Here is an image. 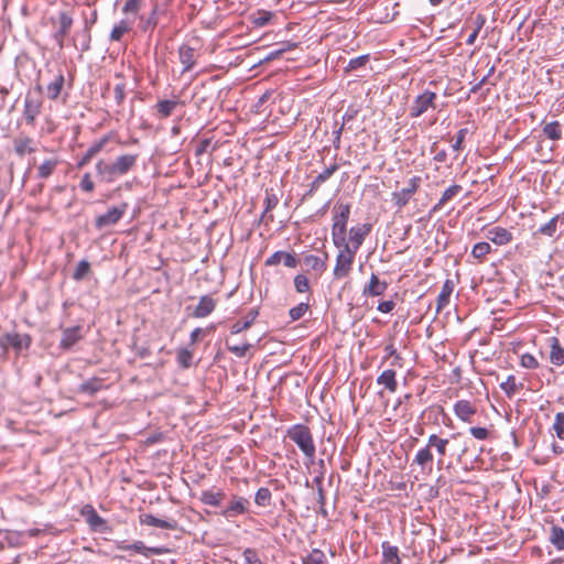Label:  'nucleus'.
I'll return each instance as SVG.
<instances>
[{
    "mask_svg": "<svg viewBox=\"0 0 564 564\" xmlns=\"http://www.w3.org/2000/svg\"><path fill=\"white\" fill-rule=\"evenodd\" d=\"M327 259V253H325L323 258L315 254H307L304 257L303 261L304 264L312 269L313 271L323 273L326 270Z\"/></svg>",
    "mask_w": 564,
    "mask_h": 564,
    "instance_id": "nucleus-29",
    "label": "nucleus"
},
{
    "mask_svg": "<svg viewBox=\"0 0 564 564\" xmlns=\"http://www.w3.org/2000/svg\"><path fill=\"white\" fill-rule=\"evenodd\" d=\"M339 169V165L337 163L330 164L328 167H326L322 173H319L315 178L321 183H325L328 178L333 176L335 172Z\"/></svg>",
    "mask_w": 564,
    "mask_h": 564,
    "instance_id": "nucleus-57",
    "label": "nucleus"
},
{
    "mask_svg": "<svg viewBox=\"0 0 564 564\" xmlns=\"http://www.w3.org/2000/svg\"><path fill=\"white\" fill-rule=\"evenodd\" d=\"M286 436L297 445L310 463L314 462L316 448L308 426L304 424L292 425L286 431Z\"/></svg>",
    "mask_w": 564,
    "mask_h": 564,
    "instance_id": "nucleus-2",
    "label": "nucleus"
},
{
    "mask_svg": "<svg viewBox=\"0 0 564 564\" xmlns=\"http://www.w3.org/2000/svg\"><path fill=\"white\" fill-rule=\"evenodd\" d=\"M294 286L296 292L299 293H305L310 290V282L308 279L303 274H297L294 278Z\"/></svg>",
    "mask_w": 564,
    "mask_h": 564,
    "instance_id": "nucleus-56",
    "label": "nucleus"
},
{
    "mask_svg": "<svg viewBox=\"0 0 564 564\" xmlns=\"http://www.w3.org/2000/svg\"><path fill=\"white\" fill-rule=\"evenodd\" d=\"M158 4H154L148 17H139V28L142 32H153L158 24Z\"/></svg>",
    "mask_w": 564,
    "mask_h": 564,
    "instance_id": "nucleus-28",
    "label": "nucleus"
},
{
    "mask_svg": "<svg viewBox=\"0 0 564 564\" xmlns=\"http://www.w3.org/2000/svg\"><path fill=\"white\" fill-rule=\"evenodd\" d=\"M131 30H132V23L127 19H122V20L118 21L117 23H115V25L110 32V35H109V41L110 42H121L123 36L126 34H128Z\"/></svg>",
    "mask_w": 564,
    "mask_h": 564,
    "instance_id": "nucleus-23",
    "label": "nucleus"
},
{
    "mask_svg": "<svg viewBox=\"0 0 564 564\" xmlns=\"http://www.w3.org/2000/svg\"><path fill=\"white\" fill-rule=\"evenodd\" d=\"M217 305L216 300L210 295H204L199 299L198 304L195 306L192 316L195 318H204L210 315Z\"/></svg>",
    "mask_w": 564,
    "mask_h": 564,
    "instance_id": "nucleus-15",
    "label": "nucleus"
},
{
    "mask_svg": "<svg viewBox=\"0 0 564 564\" xmlns=\"http://www.w3.org/2000/svg\"><path fill=\"white\" fill-rule=\"evenodd\" d=\"M140 522L145 525L166 529V530H176L177 522L175 520H162L152 514H142L140 517Z\"/></svg>",
    "mask_w": 564,
    "mask_h": 564,
    "instance_id": "nucleus-21",
    "label": "nucleus"
},
{
    "mask_svg": "<svg viewBox=\"0 0 564 564\" xmlns=\"http://www.w3.org/2000/svg\"><path fill=\"white\" fill-rule=\"evenodd\" d=\"M58 30L54 33V39L59 48L64 46V39L69 33V30L73 25V18L66 12L62 11L58 14Z\"/></svg>",
    "mask_w": 564,
    "mask_h": 564,
    "instance_id": "nucleus-12",
    "label": "nucleus"
},
{
    "mask_svg": "<svg viewBox=\"0 0 564 564\" xmlns=\"http://www.w3.org/2000/svg\"><path fill=\"white\" fill-rule=\"evenodd\" d=\"M32 344V337L29 334H20L17 332H9L0 336V347L3 354L7 355L9 349L12 348L17 355L22 350L29 349Z\"/></svg>",
    "mask_w": 564,
    "mask_h": 564,
    "instance_id": "nucleus-4",
    "label": "nucleus"
},
{
    "mask_svg": "<svg viewBox=\"0 0 564 564\" xmlns=\"http://www.w3.org/2000/svg\"><path fill=\"white\" fill-rule=\"evenodd\" d=\"M90 271V263L86 260H82L78 262L74 273L73 279L76 281H82L86 278V275Z\"/></svg>",
    "mask_w": 564,
    "mask_h": 564,
    "instance_id": "nucleus-49",
    "label": "nucleus"
},
{
    "mask_svg": "<svg viewBox=\"0 0 564 564\" xmlns=\"http://www.w3.org/2000/svg\"><path fill=\"white\" fill-rule=\"evenodd\" d=\"M421 184V177L413 176L409 180L408 186L399 192L392 193V202L398 208L404 207L411 199L412 195L416 193Z\"/></svg>",
    "mask_w": 564,
    "mask_h": 564,
    "instance_id": "nucleus-8",
    "label": "nucleus"
},
{
    "mask_svg": "<svg viewBox=\"0 0 564 564\" xmlns=\"http://www.w3.org/2000/svg\"><path fill=\"white\" fill-rule=\"evenodd\" d=\"M87 521L95 530L106 524V521L95 510L91 511Z\"/></svg>",
    "mask_w": 564,
    "mask_h": 564,
    "instance_id": "nucleus-61",
    "label": "nucleus"
},
{
    "mask_svg": "<svg viewBox=\"0 0 564 564\" xmlns=\"http://www.w3.org/2000/svg\"><path fill=\"white\" fill-rule=\"evenodd\" d=\"M486 23V18L482 14H477L474 19V30L466 40L467 45H474L476 39Z\"/></svg>",
    "mask_w": 564,
    "mask_h": 564,
    "instance_id": "nucleus-40",
    "label": "nucleus"
},
{
    "mask_svg": "<svg viewBox=\"0 0 564 564\" xmlns=\"http://www.w3.org/2000/svg\"><path fill=\"white\" fill-rule=\"evenodd\" d=\"M551 543L560 551L564 550V530L553 525L550 534Z\"/></svg>",
    "mask_w": 564,
    "mask_h": 564,
    "instance_id": "nucleus-41",
    "label": "nucleus"
},
{
    "mask_svg": "<svg viewBox=\"0 0 564 564\" xmlns=\"http://www.w3.org/2000/svg\"><path fill=\"white\" fill-rule=\"evenodd\" d=\"M557 220H558V216H554L546 224H544L543 226H541L539 228V232L541 235H544V236H547V237H552L556 232Z\"/></svg>",
    "mask_w": 564,
    "mask_h": 564,
    "instance_id": "nucleus-51",
    "label": "nucleus"
},
{
    "mask_svg": "<svg viewBox=\"0 0 564 564\" xmlns=\"http://www.w3.org/2000/svg\"><path fill=\"white\" fill-rule=\"evenodd\" d=\"M487 238L498 246H503L512 240V234L502 227H494L488 230Z\"/></svg>",
    "mask_w": 564,
    "mask_h": 564,
    "instance_id": "nucleus-22",
    "label": "nucleus"
},
{
    "mask_svg": "<svg viewBox=\"0 0 564 564\" xmlns=\"http://www.w3.org/2000/svg\"><path fill=\"white\" fill-rule=\"evenodd\" d=\"M433 453H432V449H431V446L429 445V443L422 447L421 449L417 451V453L415 454L414 456V459H413V464H416L417 466H420L421 470H429L431 471L432 470V465H433Z\"/></svg>",
    "mask_w": 564,
    "mask_h": 564,
    "instance_id": "nucleus-18",
    "label": "nucleus"
},
{
    "mask_svg": "<svg viewBox=\"0 0 564 564\" xmlns=\"http://www.w3.org/2000/svg\"><path fill=\"white\" fill-rule=\"evenodd\" d=\"M338 248L340 250L336 256L333 274L336 280H341L347 278L352 270L356 253H354V250H349V243L347 242H345V245H340Z\"/></svg>",
    "mask_w": 564,
    "mask_h": 564,
    "instance_id": "nucleus-5",
    "label": "nucleus"
},
{
    "mask_svg": "<svg viewBox=\"0 0 564 564\" xmlns=\"http://www.w3.org/2000/svg\"><path fill=\"white\" fill-rule=\"evenodd\" d=\"M369 232V225L351 227L349 230V250H354V253H357L358 249L361 247L365 238L368 236Z\"/></svg>",
    "mask_w": 564,
    "mask_h": 564,
    "instance_id": "nucleus-13",
    "label": "nucleus"
},
{
    "mask_svg": "<svg viewBox=\"0 0 564 564\" xmlns=\"http://www.w3.org/2000/svg\"><path fill=\"white\" fill-rule=\"evenodd\" d=\"M332 239L336 247L345 245L347 221L350 215V206L348 204H336L334 206Z\"/></svg>",
    "mask_w": 564,
    "mask_h": 564,
    "instance_id": "nucleus-3",
    "label": "nucleus"
},
{
    "mask_svg": "<svg viewBox=\"0 0 564 564\" xmlns=\"http://www.w3.org/2000/svg\"><path fill=\"white\" fill-rule=\"evenodd\" d=\"M469 433L479 441H485L489 437L490 432L486 427L474 426L469 429Z\"/></svg>",
    "mask_w": 564,
    "mask_h": 564,
    "instance_id": "nucleus-60",
    "label": "nucleus"
},
{
    "mask_svg": "<svg viewBox=\"0 0 564 564\" xmlns=\"http://www.w3.org/2000/svg\"><path fill=\"white\" fill-rule=\"evenodd\" d=\"M256 315H257V313H252L250 318H248L246 321H237L236 323H234L230 327L231 334H239V333L248 329L252 325V323L256 318Z\"/></svg>",
    "mask_w": 564,
    "mask_h": 564,
    "instance_id": "nucleus-50",
    "label": "nucleus"
},
{
    "mask_svg": "<svg viewBox=\"0 0 564 564\" xmlns=\"http://www.w3.org/2000/svg\"><path fill=\"white\" fill-rule=\"evenodd\" d=\"M178 105V100H160L154 108L156 109L160 118H167L173 113Z\"/></svg>",
    "mask_w": 564,
    "mask_h": 564,
    "instance_id": "nucleus-34",
    "label": "nucleus"
},
{
    "mask_svg": "<svg viewBox=\"0 0 564 564\" xmlns=\"http://www.w3.org/2000/svg\"><path fill=\"white\" fill-rule=\"evenodd\" d=\"M117 549L118 550H131V551H134L135 553L142 554L147 557H149L151 555H160V554L166 553L169 551V549H166L164 546H153V547L145 546V544L142 541H135L132 544L119 542L117 544Z\"/></svg>",
    "mask_w": 564,
    "mask_h": 564,
    "instance_id": "nucleus-9",
    "label": "nucleus"
},
{
    "mask_svg": "<svg viewBox=\"0 0 564 564\" xmlns=\"http://www.w3.org/2000/svg\"><path fill=\"white\" fill-rule=\"evenodd\" d=\"M57 165L56 160H46L37 169V175L41 178H47L52 175Z\"/></svg>",
    "mask_w": 564,
    "mask_h": 564,
    "instance_id": "nucleus-46",
    "label": "nucleus"
},
{
    "mask_svg": "<svg viewBox=\"0 0 564 564\" xmlns=\"http://www.w3.org/2000/svg\"><path fill=\"white\" fill-rule=\"evenodd\" d=\"M82 326L67 327L62 329V338L59 348L64 350L70 349L74 345L83 339Z\"/></svg>",
    "mask_w": 564,
    "mask_h": 564,
    "instance_id": "nucleus-11",
    "label": "nucleus"
},
{
    "mask_svg": "<svg viewBox=\"0 0 564 564\" xmlns=\"http://www.w3.org/2000/svg\"><path fill=\"white\" fill-rule=\"evenodd\" d=\"M427 442H429V445L431 446V448L435 447L436 453L438 455V459H437L438 468H442L443 463H444L443 459H444V457L447 454V446L449 444V440L448 438H442V437H440L436 434H431L429 436Z\"/></svg>",
    "mask_w": 564,
    "mask_h": 564,
    "instance_id": "nucleus-20",
    "label": "nucleus"
},
{
    "mask_svg": "<svg viewBox=\"0 0 564 564\" xmlns=\"http://www.w3.org/2000/svg\"><path fill=\"white\" fill-rule=\"evenodd\" d=\"M500 388L505 391V393L509 398H511L512 395H514L518 392V390L521 388V384H518L516 377L511 375V376H508L506 381L500 383Z\"/></svg>",
    "mask_w": 564,
    "mask_h": 564,
    "instance_id": "nucleus-42",
    "label": "nucleus"
},
{
    "mask_svg": "<svg viewBox=\"0 0 564 564\" xmlns=\"http://www.w3.org/2000/svg\"><path fill=\"white\" fill-rule=\"evenodd\" d=\"M138 154H122L113 162L99 160L96 163V174L101 182L113 183L118 177L128 174L137 164Z\"/></svg>",
    "mask_w": 564,
    "mask_h": 564,
    "instance_id": "nucleus-1",
    "label": "nucleus"
},
{
    "mask_svg": "<svg viewBox=\"0 0 564 564\" xmlns=\"http://www.w3.org/2000/svg\"><path fill=\"white\" fill-rule=\"evenodd\" d=\"M304 564H327L326 556L323 551L314 549L305 558Z\"/></svg>",
    "mask_w": 564,
    "mask_h": 564,
    "instance_id": "nucleus-48",
    "label": "nucleus"
},
{
    "mask_svg": "<svg viewBox=\"0 0 564 564\" xmlns=\"http://www.w3.org/2000/svg\"><path fill=\"white\" fill-rule=\"evenodd\" d=\"M243 558L247 564H262L258 553L253 549H246L243 552Z\"/></svg>",
    "mask_w": 564,
    "mask_h": 564,
    "instance_id": "nucleus-62",
    "label": "nucleus"
},
{
    "mask_svg": "<svg viewBox=\"0 0 564 564\" xmlns=\"http://www.w3.org/2000/svg\"><path fill=\"white\" fill-rule=\"evenodd\" d=\"M467 133H468V129H466V128L458 130V132L456 134L455 142L452 145V148L455 151H459L463 149V143H464V140H465Z\"/></svg>",
    "mask_w": 564,
    "mask_h": 564,
    "instance_id": "nucleus-63",
    "label": "nucleus"
},
{
    "mask_svg": "<svg viewBox=\"0 0 564 564\" xmlns=\"http://www.w3.org/2000/svg\"><path fill=\"white\" fill-rule=\"evenodd\" d=\"M128 208L127 203H122L119 206L110 208L106 214L98 216L95 220V227L102 229L112 225H116L122 216L126 214Z\"/></svg>",
    "mask_w": 564,
    "mask_h": 564,
    "instance_id": "nucleus-7",
    "label": "nucleus"
},
{
    "mask_svg": "<svg viewBox=\"0 0 564 564\" xmlns=\"http://www.w3.org/2000/svg\"><path fill=\"white\" fill-rule=\"evenodd\" d=\"M178 57H180V62L182 63V65L184 66L183 67V73L185 72H189L196 61H195V50L188 45H182L178 50Z\"/></svg>",
    "mask_w": 564,
    "mask_h": 564,
    "instance_id": "nucleus-25",
    "label": "nucleus"
},
{
    "mask_svg": "<svg viewBox=\"0 0 564 564\" xmlns=\"http://www.w3.org/2000/svg\"><path fill=\"white\" fill-rule=\"evenodd\" d=\"M377 383L379 386H383L391 393L395 392L398 389L395 371L392 369H387V370L382 371V373L377 378Z\"/></svg>",
    "mask_w": 564,
    "mask_h": 564,
    "instance_id": "nucleus-30",
    "label": "nucleus"
},
{
    "mask_svg": "<svg viewBox=\"0 0 564 564\" xmlns=\"http://www.w3.org/2000/svg\"><path fill=\"white\" fill-rule=\"evenodd\" d=\"M491 251L488 242H478L471 249V256L479 262H482L485 257Z\"/></svg>",
    "mask_w": 564,
    "mask_h": 564,
    "instance_id": "nucleus-43",
    "label": "nucleus"
},
{
    "mask_svg": "<svg viewBox=\"0 0 564 564\" xmlns=\"http://www.w3.org/2000/svg\"><path fill=\"white\" fill-rule=\"evenodd\" d=\"M80 188L84 192L91 193L95 188V184L89 173H85L80 181Z\"/></svg>",
    "mask_w": 564,
    "mask_h": 564,
    "instance_id": "nucleus-64",
    "label": "nucleus"
},
{
    "mask_svg": "<svg viewBox=\"0 0 564 564\" xmlns=\"http://www.w3.org/2000/svg\"><path fill=\"white\" fill-rule=\"evenodd\" d=\"M476 412V406L468 400H459L454 404V413L463 422L471 423Z\"/></svg>",
    "mask_w": 564,
    "mask_h": 564,
    "instance_id": "nucleus-14",
    "label": "nucleus"
},
{
    "mask_svg": "<svg viewBox=\"0 0 564 564\" xmlns=\"http://www.w3.org/2000/svg\"><path fill=\"white\" fill-rule=\"evenodd\" d=\"M90 28L86 23L83 30L76 32L74 36V45L75 47L79 48L80 52H87L90 50Z\"/></svg>",
    "mask_w": 564,
    "mask_h": 564,
    "instance_id": "nucleus-27",
    "label": "nucleus"
},
{
    "mask_svg": "<svg viewBox=\"0 0 564 564\" xmlns=\"http://www.w3.org/2000/svg\"><path fill=\"white\" fill-rule=\"evenodd\" d=\"M64 82H65L64 75L58 74L55 76L54 80L48 84V86L46 88V93H47V97L51 100H56L58 98V96L63 89Z\"/></svg>",
    "mask_w": 564,
    "mask_h": 564,
    "instance_id": "nucleus-35",
    "label": "nucleus"
},
{
    "mask_svg": "<svg viewBox=\"0 0 564 564\" xmlns=\"http://www.w3.org/2000/svg\"><path fill=\"white\" fill-rule=\"evenodd\" d=\"M550 361L555 366L564 365V348L561 346L558 338H549Z\"/></svg>",
    "mask_w": 564,
    "mask_h": 564,
    "instance_id": "nucleus-24",
    "label": "nucleus"
},
{
    "mask_svg": "<svg viewBox=\"0 0 564 564\" xmlns=\"http://www.w3.org/2000/svg\"><path fill=\"white\" fill-rule=\"evenodd\" d=\"M192 359H193V354L187 350V349H181L178 350L177 352V361L178 364L187 369L192 366Z\"/></svg>",
    "mask_w": 564,
    "mask_h": 564,
    "instance_id": "nucleus-55",
    "label": "nucleus"
},
{
    "mask_svg": "<svg viewBox=\"0 0 564 564\" xmlns=\"http://www.w3.org/2000/svg\"><path fill=\"white\" fill-rule=\"evenodd\" d=\"M307 303H300L299 305L292 307L289 312L290 318L292 322L299 321L304 316V314L308 311Z\"/></svg>",
    "mask_w": 564,
    "mask_h": 564,
    "instance_id": "nucleus-52",
    "label": "nucleus"
},
{
    "mask_svg": "<svg viewBox=\"0 0 564 564\" xmlns=\"http://www.w3.org/2000/svg\"><path fill=\"white\" fill-rule=\"evenodd\" d=\"M14 150L20 156H23L26 153H33L35 152L34 142L29 137L18 138L14 140Z\"/></svg>",
    "mask_w": 564,
    "mask_h": 564,
    "instance_id": "nucleus-32",
    "label": "nucleus"
},
{
    "mask_svg": "<svg viewBox=\"0 0 564 564\" xmlns=\"http://www.w3.org/2000/svg\"><path fill=\"white\" fill-rule=\"evenodd\" d=\"M110 141V137L109 135H104L101 139L95 141L89 148H88V152L90 154H93V156L95 158L99 152H101L104 150V148L108 144V142Z\"/></svg>",
    "mask_w": 564,
    "mask_h": 564,
    "instance_id": "nucleus-54",
    "label": "nucleus"
},
{
    "mask_svg": "<svg viewBox=\"0 0 564 564\" xmlns=\"http://www.w3.org/2000/svg\"><path fill=\"white\" fill-rule=\"evenodd\" d=\"M368 62H369V56L368 55H361V56L351 58L349 61V63H348L347 69L348 70H354V69H357L359 67H364V66H366V64Z\"/></svg>",
    "mask_w": 564,
    "mask_h": 564,
    "instance_id": "nucleus-59",
    "label": "nucleus"
},
{
    "mask_svg": "<svg viewBox=\"0 0 564 564\" xmlns=\"http://www.w3.org/2000/svg\"><path fill=\"white\" fill-rule=\"evenodd\" d=\"M552 435H555L560 441L564 442V413L558 412L555 414L554 422L551 426Z\"/></svg>",
    "mask_w": 564,
    "mask_h": 564,
    "instance_id": "nucleus-38",
    "label": "nucleus"
},
{
    "mask_svg": "<svg viewBox=\"0 0 564 564\" xmlns=\"http://www.w3.org/2000/svg\"><path fill=\"white\" fill-rule=\"evenodd\" d=\"M226 347L236 357L242 358L246 356V354L249 350V348L251 347V345L248 343L242 344V345H231L229 341H226Z\"/></svg>",
    "mask_w": 564,
    "mask_h": 564,
    "instance_id": "nucleus-53",
    "label": "nucleus"
},
{
    "mask_svg": "<svg viewBox=\"0 0 564 564\" xmlns=\"http://www.w3.org/2000/svg\"><path fill=\"white\" fill-rule=\"evenodd\" d=\"M249 501L240 496H234L228 505V507L223 510L221 514L225 518H232L239 514H242L247 511V507Z\"/></svg>",
    "mask_w": 564,
    "mask_h": 564,
    "instance_id": "nucleus-16",
    "label": "nucleus"
},
{
    "mask_svg": "<svg viewBox=\"0 0 564 564\" xmlns=\"http://www.w3.org/2000/svg\"><path fill=\"white\" fill-rule=\"evenodd\" d=\"M462 191L460 185H452L447 189L444 191L442 194L440 200L433 206L431 213H436L442 209V207L449 202L452 198H454L459 192Z\"/></svg>",
    "mask_w": 564,
    "mask_h": 564,
    "instance_id": "nucleus-31",
    "label": "nucleus"
},
{
    "mask_svg": "<svg viewBox=\"0 0 564 564\" xmlns=\"http://www.w3.org/2000/svg\"><path fill=\"white\" fill-rule=\"evenodd\" d=\"M42 101L40 98L28 94L24 99L23 118L28 124L34 126L36 117L40 115Z\"/></svg>",
    "mask_w": 564,
    "mask_h": 564,
    "instance_id": "nucleus-10",
    "label": "nucleus"
},
{
    "mask_svg": "<svg viewBox=\"0 0 564 564\" xmlns=\"http://www.w3.org/2000/svg\"><path fill=\"white\" fill-rule=\"evenodd\" d=\"M382 562L381 564H401L399 556V549L395 545H391L389 542H382Z\"/></svg>",
    "mask_w": 564,
    "mask_h": 564,
    "instance_id": "nucleus-26",
    "label": "nucleus"
},
{
    "mask_svg": "<svg viewBox=\"0 0 564 564\" xmlns=\"http://www.w3.org/2000/svg\"><path fill=\"white\" fill-rule=\"evenodd\" d=\"M271 497V491L265 487H261L256 492L254 502L260 507H268L270 505Z\"/></svg>",
    "mask_w": 564,
    "mask_h": 564,
    "instance_id": "nucleus-47",
    "label": "nucleus"
},
{
    "mask_svg": "<svg viewBox=\"0 0 564 564\" xmlns=\"http://www.w3.org/2000/svg\"><path fill=\"white\" fill-rule=\"evenodd\" d=\"M102 388V380L98 379V378H93L86 382H83L80 386H79V391L83 392V393H87L89 395H93L95 394L96 392H98L99 390H101Z\"/></svg>",
    "mask_w": 564,
    "mask_h": 564,
    "instance_id": "nucleus-39",
    "label": "nucleus"
},
{
    "mask_svg": "<svg viewBox=\"0 0 564 564\" xmlns=\"http://www.w3.org/2000/svg\"><path fill=\"white\" fill-rule=\"evenodd\" d=\"M388 288L386 281H381L375 273L371 274L369 283L364 286L362 294L365 296H379L384 293Z\"/></svg>",
    "mask_w": 564,
    "mask_h": 564,
    "instance_id": "nucleus-19",
    "label": "nucleus"
},
{
    "mask_svg": "<svg viewBox=\"0 0 564 564\" xmlns=\"http://www.w3.org/2000/svg\"><path fill=\"white\" fill-rule=\"evenodd\" d=\"M272 17H273V14L270 11L258 10L256 13L252 14L251 19H252V23L256 26H264L270 22Z\"/></svg>",
    "mask_w": 564,
    "mask_h": 564,
    "instance_id": "nucleus-45",
    "label": "nucleus"
},
{
    "mask_svg": "<svg viewBox=\"0 0 564 564\" xmlns=\"http://www.w3.org/2000/svg\"><path fill=\"white\" fill-rule=\"evenodd\" d=\"M437 96L435 93L425 90L421 95H419L411 108H410V117L417 118L422 116L424 112H426L430 108L435 109V100Z\"/></svg>",
    "mask_w": 564,
    "mask_h": 564,
    "instance_id": "nucleus-6",
    "label": "nucleus"
},
{
    "mask_svg": "<svg viewBox=\"0 0 564 564\" xmlns=\"http://www.w3.org/2000/svg\"><path fill=\"white\" fill-rule=\"evenodd\" d=\"M453 292V285L449 280L443 284L442 291L437 296L436 311L441 312L449 303V296Z\"/></svg>",
    "mask_w": 564,
    "mask_h": 564,
    "instance_id": "nucleus-37",
    "label": "nucleus"
},
{
    "mask_svg": "<svg viewBox=\"0 0 564 564\" xmlns=\"http://www.w3.org/2000/svg\"><path fill=\"white\" fill-rule=\"evenodd\" d=\"M225 498V494L221 490L213 491L205 490L202 492L200 500L207 506L218 507Z\"/></svg>",
    "mask_w": 564,
    "mask_h": 564,
    "instance_id": "nucleus-33",
    "label": "nucleus"
},
{
    "mask_svg": "<svg viewBox=\"0 0 564 564\" xmlns=\"http://www.w3.org/2000/svg\"><path fill=\"white\" fill-rule=\"evenodd\" d=\"M283 262L288 268H295L297 265V259L295 256L285 251H275L265 260V265L273 267Z\"/></svg>",
    "mask_w": 564,
    "mask_h": 564,
    "instance_id": "nucleus-17",
    "label": "nucleus"
},
{
    "mask_svg": "<svg viewBox=\"0 0 564 564\" xmlns=\"http://www.w3.org/2000/svg\"><path fill=\"white\" fill-rule=\"evenodd\" d=\"M145 0H124V4L122 7V13L124 14H138L139 11L143 8Z\"/></svg>",
    "mask_w": 564,
    "mask_h": 564,
    "instance_id": "nucleus-44",
    "label": "nucleus"
},
{
    "mask_svg": "<svg viewBox=\"0 0 564 564\" xmlns=\"http://www.w3.org/2000/svg\"><path fill=\"white\" fill-rule=\"evenodd\" d=\"M520 365L527 369H535L539 366L538 360L531 354H523L520 358Z\"/></svg>",
    "mask_w": 564,
    "mask_h": 564,
    "instance_id": "nucleus-58",
    "label": "nucleus"
},
{
    "mask_svg": "<svg viewBox=\"0 0 564 564\" xmlns=\"http://www.w3.org/2000/svg\"><path fill=\"white\" fill-rule=\"evenodd\" d=\"M543 133L547 139L557 141L562 139V124L558 121L546 122L543 126Z\"/></svg>",
    "mask_w": 564,
    "mask_h": 564,
    "instance_id": "nucleus-36",
    "label": "nucleus"
}]
</instances>
